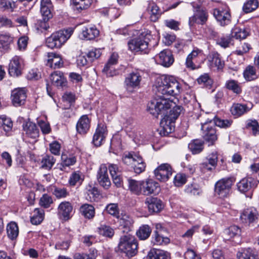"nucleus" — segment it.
Segmentation results:
<instances>
[{
  "label": "nucleus",
  "instance_id": "9",
  "mask_svg": "<svg viewBox=\"0 0 259 259\" xmlns=\"http://www.w3.org/2000/svg\"><path fill=\"white\" fill-rule=\"evenodd\" d=\"M128 50L134 53L141 52L146 54L148 52V42L146 38L136 37L131 39L127 43Z\"/></svg>",
  "mask_w": 259,
  "mask_h": 259
},
{
  "label": "nucleus",
  "instance_id": "58",
  "mask_svg": "<svg viewBox=\"0 0 259 259\" xmlns=\"http://www.w3.org/2000/svg\"><path fill=\"white\" fill-rule=\"evenodd\" d=\"M16 8V4L11 0H1L0 9L3 11L13 12Z\"/></svg>",
  "mask_w": 259,
  "mask_h": 259
},
{
  "label": "nucleus",
  "instance_id": "32",
  "mask_svg": "<svg viewBox=\"0 0 259 259\" xmlns=\"http://www.w3.org/2000/svg\"><path fill=\"white\" fill-rule=\"evenodd\" d=\"M93 3V0H70V3L74 9L81 12L89 9Z\"/></svg>",
  "mask_w": 259,
  "mask_h": 259
},
{
  "label": "nucleus",
  "instance_id": "23",
  "mask_svg": "<svg viewBox=\"0 0 259 259\" xmlns=\"http://www.w3.org/2000/svg\"><path fill=\"white\" fill-rule=\"evenodd\" d=\"M145 204L146 205L149 211L151 213L158 212L163 207L162 202L156 197H148L146 199Z\"/></svg>",
  "mask_w": 259,
  "mask_h": 259
},
{
  "label": "nucleus",
  "instance_id": "53",
  "mask_svg": "<svg viewBox=\"0 0 259 259\" xmlns=\"http://www.w3.org/2000/svg\"><path fill=\"white\" fill-rule=\"evenodd\" d=\"M146 168V163L144 162L142 157L139 155L134 163L132 168L134 169V171L137 174H140L143 172Z\"/></svg>",
  "mask_w": 259,
  "mask_h": 259
},
{
  "label": "nucleus",
  "instance_id": "18",
  "mask_svg": "<svg viewBox=\"0 0 259 259\" xmlns=\"http://www.w3.org/2000/svg\"><path fill=\"white\" fill-rule=\"evenodd\" d=\"M208 65L211 69L220 70L224 66V62L222 61L220 55L215 51H212L208 55Z\"/></svg>",
  "mask_w": 259,
  "mask_h": 259
},
{
  "label": "nucleus",
  "instance_id": "51",
  "mask_svg": "<svg viewBox=\"0 0 259 259\" xmlns=\"http://www.w3.org/2000/svg\"><path fill=\"white\" fill-rule=\"evenodd\" d=\"M55 162L56 159L54 156L50 155H46L41 159V167L46 169H50Z\"/></svg>",
  "mask_w": 259,
  "mask_h": 259
},
{
  "label": "nucleus",
  "instance_id": "17",
  "mask_svg": "<svg viewBox=\"0 0 259 259\" xmlns=\"http://www.w3.org/2000/svg\"><path fill=\"white\" fill-rule=\"evenodd\" d=\"M12 103L16 107L23 105L26 98L25 88H18L14 90L11 94Z\"/></svg>",
  "mask_w": 259,
  "mask_h": 259
},
{
  "label": "nucleus",
  "instance_id": "27",
  "mask_svg": "<svg viewBox=\"0 0 259 259\" xmlns=\"http://www.w3.org/2000/svg\"><path fill=\"white\" fill-rule=\"evenodd\" d=\"M47 65L54 69L59 68L63 65L60 55L56 53H48Z\"/></svg>",
  "mask_w": 259,
  "mask_h": 259
},
{
  "label": "nucleus",
  "instance_id": "44",
  "mask_svg": "<svg viewBox=\"0 0 259 259\" xmlns=\"http://www.w3.org/2000/svg\"><path fill=\"white\" fill-rule=\"evenodd\" d=\"M120 226L125 229L127 232H129L133 226V220L132 218L127 214H121L119 219Z\"/></svg>",
  "mask_w": 259,
  "mask_h": 259
},
{
  "label": "nucleus",
  "instance_id": "56",
  "mask_svg": "<svg viewBox=\"0 0 259 259\" xmlns=\"http://www.w3.org/2000/svg\"><path fill=\"white\" fill-rule=\"evenodd\" d=\"M248 35V32L245 28L236 27L233 29L232 36L236 39H244Z\"/></svg>",
  "mask_w": 259,
  "mask_h": 259
},
{
  "label": "nucleus",
  "instance_id": "55",
  "mask_svg": "<svg viewBox=\"0 0 259 259\" xmlns=\"http://www.w3.org/2000/svg\"><path fill=\"white\" fill-rule=\"evenodd\" d=\"M52 193L58 199L64 198L69 195V192L66 188L56 186L53 187Z\"/></svg>",
  "mask_w": 259,
  "mask_h": 259
},
{
  "label": "nucleus",
  "instance_id": "42",
  "mask_svg": "<svg viewBox=\"0 0 259 259\" xmlns=\"http://www.w3.org/2000/svg\"><path fill=\"white\" fill-rule=\"evenodd\" d=\"M7 233L8 237L10 239H15L19 234V229L17 224L14 222H11L8 224L7 227Z\"/></svg>",
  "mask_w": 259,
  "mask_h": 259
},
{
  "label": "nucleus",
  "instance_id": "33",
  "mask_svg": "<svg viewBox=\"0 0 259 259\" xmlns=\"http://www.w3.org/2000/svg\"><path fill=\"white\" fill-rule=\"evenodd\" d=\"M210 123L213 124L214 125L218 126L221 128H228L230 127L232 123V120L230 119H222L216 117L213 115H211V118H207Z\"/></svg>",
  "mask_w": 259,
  "mask_h": 259
},
{
  "label": "nucleus",
  "instance_id": "21",
  "mask_svg": "<svg viewBox=\"0 0 259 259\" xmlns=\"http://www.w3.org/2000/svg\"><path fill=\"white\" fill-rule=\"evenodd\" d=\"M240 218L243 223H254L258 218V212L254 207L248 208L241 212Z\"/></svg>",
  "mask_w": 259,
  "mask_h": 259
},
{
  "label": "nucleus",
  "instance_id": "47",
  "mask_svg": "<svg viewBox=\"0 0 259 259\" xmlns=\"http://www.w3.org/2000/svg\"><path fill=\"white\" fill-rule=\"evenodd\" d=\"M13 41V37L10 34L5 33L0 35V48L7 50Z\"/></svg>",
  "mask_w": 259,
  "mask_h": 259
},
{
  "label": "nucleus",
  "instance_id": "46",
  "mask_svg": "<svg viewBox=\"0 0 259 259\" xmlns=\"http://www.w3.org/2000/svg\"><path fill=\"white\" fill-rule=\"evenodd\" d=\"M97 230L100 235L109 238H112L114 234V229L108 225H101Z\"/></svg>",
  "mask_w": 259,
  "mask_h": 259
},
{
  "label": "nucleus",
  "instance_id": "22",
  "mask_svg": "<svg viewBox=\"0 0 259 259\" xmlns=\"http://www.w3.org/2000/svg\"><path fill=\"white\" fill-rule=\"evenodd\" d=\"M72 211L73 206L69 201H63L60 203L58 207V213L65 221L68 220L71 218Z\"/></svg>",
  "mask_w": 259,
  "mask_h": 259
},
{
  "label": "nucleus",
  "instance_id": "29",
  "mask_svg": "<svg viewBox=\"0 0 259 259\" xmlns=\"http://www.w3.org/2000/svg\"><path fill=\"white\" fill-rule=\"evenodd\" d=\"M147 10L150 15V18L151 21L153 22H156L161 14L159 7L153 2H148Z\"/></svg>",
  "mask_w": 259,
  "mask_h": 259
},
{
  "label": "nucleus",
  "instance_id": "62",
  "mask_svg": "<svg viewBox=\"0 0 259 259\" xmlns=\"http://www.w3.org/2000/svg\"><path fill=\"white\" fill-rule=\"evenodd\" d=\"M101 54V53L100 49H93L86 54V56L90 62L91 63L94 60L99 58Z\"/></svg>",
  "mask_w": 259,
  "mask_h": 259
},
{
  "label": "nucleus",
  "instance_id": "8",
  "mask_svg": "<svg viewBox=\"0 0 259 259\" xmlns=\"http://www.w3.org/2000/svg\"><path fill=\"white\" fill-rule=\"evenodd\" d=\"M212 14L217 22L222 26L228 25L231 22L230 9L227 6L213 9Z\"/></svg>",
  "mask_w": 259,
  "mask_h": 259
},
{
  "label": "nucleus",
  "instance_id": "34",
  "mask_svg": "<svg viewBox=\"0 0 259 259\" xmlns=\"http://www.w3.org/2000/svg\"><path fill=\"white\" fill-rule=\"evenodd\" d=\"M237 256L238 259H257V255L253 249L250 248H244L239 251Z\"/></svg>",
  "mask_w": 259,
  "mask_h": 259
},
{
  "label": "nucleus",
  "instance_id": "39",
  "mask_svg": "<svg viewBox=\"0 0 259 259\" xmlns=\"http://www.w3.org/2000/svg\"><path fill=\"white\" fill-rule=\"evenodd\" d=\"M79 211L81 214L87 219H91L95 216V208L94 206L91 204H83L80 207Z\"/></svg>",
  "mask_w": 259,
  "mask_h": 259
},
{
  "label": "nucleus",
  "instance_id": "64",
  "mask_svg": "<svg viewBox=\"0 0 259 259\" xmlns=\"http://www.w3.org/2000/svg\"><path fill=\"white\" fill-rule=\"evenodd\" d=\"M79 171H75L71 174L69 179V183L71 186H75L77 183H81L82 179Z\"/></svg>",
  "mask_w": 259,
  "mask_h": 259
},
{
  "label": "nucleus",
  "instance_id": "12",
  "mask_svg": "<svg viewBox=\"0 0 259 259\" xmlns=\"http://www.w3.org/2000/svg\"><path fill=\"white\" fill-rule=\"evenodd\" d=\"M141 188V194L146 196L158 193L160 190L159 184L150 179L142 181Z\"/></svg>",
  "mask_w": 259,
  "mask_h": 259
},
{
  "label": "nucleus",
  "instance_id": "1",
  "mask_svg": "<svg viewBox=\"0 0 259 259\" xmlns=\"http://www.w3.org/2000/svg\"><path fill=\"white\" fill-rule=\"evenodd\" d=\"M157 92L163 96H176L184 94V100L186 103L194 104L196 98L194 93L187 84L181 85L172 76L163 75L157 78L155 83Z\"/></svg>",
  "mask_w": 259,
  "mask_h": 259
},
{
  "label": "nucleus",
  "instance_id": "14",
  "mask_svg": "<svg viewBox=\"0 0 259 259\" xmlns=\"http://www.w3.org/2000/svg\"><path fill=\"white\" fill-rule=\"evenodd\" d=\"M107 135V127L104 123H99L93 135L92 142L96 147H99L104 142Z\"/></svg>",
  "mask_w": 259,
  "mask_h": 259
},
{
  "label": "nucleus",
  "instance_id": "4",
  "mask_svg": "<svg viewBox=\"0 0 259 259\" xmlns=\"http://www.w3.org/2000/svg\"><path fill=\"white\" fill-rule=\"evenodd\" d=\"M72 31L69 30H61L53 33L46 40V46L52 49L60 48L70 38Z\"/></svg>",
  "mask_w": 259,
  "mask_h": 259
},
{
  "label": "nucleus",
  "instance_id": "3",
  "mask_svg": "<svg viewBox=\"0 0 259 259\" xmlns=\"http://www.w3.org/2000/svg\"><path fill=\"white\" fill-rule=\"evenodd\" d=\"M118 248L126 256L131 257L135 256L138 252V243L134 236L126 232L120 237Z\"/></svg>",
  "mask_w": 259,
  "mask_h": 259
},
{
  "label": "nucleus",
  "instance_id": "36",
  "mask_svg": "<svg viewBox=\"0 0 259 259\" xmlns=\"http://www.w3.org/2000/svg\"><path fill=\"white\" fill-rule=\"evenodd\" d=\"M151 232L152 229L149 225H143L137 231L136 235L140 240H145L149 237Z\"/></svg>",
  "mask_w": 259,
  "mask_h": 259
},
{
  "label": "nucleus",
  "instance_id": "31",
  "mask_svg": "<svg viewBox=\"0 0 259 259\" xmlns=\"http://www.w3.org/2000/svg\"><path fill=\"white\" fill-rule=\"evenodd\" d=\"M99 34V31L94 26L88 25L83 27L82 29L83 37L88 40L95 38Z\"/></svg>",
  "mask_w": 259,
  "mask_h": 259
},
{
  "label": "nucleus",
  "instance_id": "19",
  "mask_svg": "<svg viewBox=\"0 0 259 259\" xmlns=\"http://www.w3.org/2000/svg\"><path fill=\"white\" fill-rule=\"evenodd\" d=\"M97 179L100 185L104 189H108L110 187L111 182L108 175L107 167L105 164H102L100 166Z\"/></svg>",
  "mask_w": 259,
  "mask_h": 259
},
{
  "label": "nucleus",
  "instance_id": "60",
  "mask_svg": "<svg viewBox=\"0 0 259 259\" xmlns=\"http://www.w3.org/2000/svg\"><path fill=\"white\" fill-rule=\"evenodd\" d=\"M53 200L52 197L47 194L42 195L40 198L39 204V205L45 208H47L50 207L51 205L53 204Z\"/></svg>",
  "mask_w": 259,
  "mask_h": 259
},
{
  "label": "nucleus",
  "instance_id": "38",
  "mask_svg": "<svg viewBox=\"0 0 259 259\" xmlns=\"http://www.w3.org/2000/svg\"><path fill=\"white\" fill-rule=\"evenodd\" d=\"M45 211L41 208H35L32 213L31 223L35 225L40 224L44 219Z\"/></svg>",
  "mask_w": 259,
  "mask_h": 259
},
{
  "label": "nucleus",
  "instance_id": "20",
  "mask_svg": "<svg viewBox=\"0 0 259 259\" xmlns=\"http://www.w3.org/2000/svg\"><path fill=\"white\" fill-rule=\"evenodd\" d=\"M156 61L161 65L168 67L173 64L174 59L169 50H164L156 56Z\"/></svg>",
  "mask_w": 259,
  "mask_h": 259
},
{
  "label": "nucleus",
  "instance_id": "10",
  "mask_svg": "<svg viewBox=\"0 0 259 259\" xmlns=\"http://www.w3.org/2000/svg\"><path fill=\"white\" fill-rule=\"evenodd\" d=\"M259 181L252 177H247L242 179L237 184L238 190L245 193L247 192H252L257 187Z\"/></svg>",
  "mask_w": 259,
  "mask_h": 259
},
{
  "label": "nucleus",
  "instance_id": "59",
  "mask_svg": "<svg viewBox=\"0 0 259 259\" xmlns=\"http://www.w3.org/2000/svg\"><path fill=\"white\" fill-rule=\"evenodd\" d=\"M53 10V6H40V13L42 16V19L49 21V19L52 18V11Z\"/></svg>",
  "mask_w": 259,
  "mask_h": 259
},
{
  "label": "nucleus",
  "instance_id": "30",
  "mask_svg": "<svg viewBox=\"0 0 259 259\" xmlns=\"http://www.w3.org/2000/svg\"><path fill=\"white\" fill-rule=\"evenodd\" d=\"M50 79L52 83L58 88H63L67 84L66 79L60 71H55L52 73Z\"/></svg>",
  "mask_w": 259,
  "mask_h": 259
},
{
  "label": "nucleus",
  "instance_id": "28",
  "mask_svg": "<svg viewBox=\"0 0 259 259\" xmlns=\"http://www.w3.org/2000/svg\"><path fill=\"white\" fill-rule=\"evenodd\" d=\"M23 131L29 137L35 139L39 136V130L36 125L30 121L23 124Z\"/></svg>",
  "mask_w": 259,
  "mask_h": 259
},
{
  "label": "nucleus",
  "instance_id": "52",
  "mask_svg": "<svg viewBox=\"0 0 259 259\" xmlns=\"http://www.w3.org/2000/svg\"><path fill=\"white\" fill-rule=\"evenodd\" d=\"M245 79L248 81L254 80L257 78L256 70L253 66L249 65L246 67L243 72Z\"/></svg>",
  "mask_w": 259,
  "mask_h": 259
},
{
  "label": "nucleus",
  "instance_id": "35",
  "mask_svg": "<svg viewBox=\"0 0 259 259\" xmlns=\"http://www.w3.org/2000/svg\"><path fill=\"white\" fill-rule=\"evenodd\" d=\"M168 253L163 250L151 249L148 254V259H168Z\"/></svg>",
  "mask_w": 259,
  "mask_h": 259
},
{
  "label": "nucleus",
  "instance_id": "54",
  "mask_svg": "<svg viewBox=\"0 0 259 259\" xmlns=\"http://www.w3.org/2000/svg\"><path fill=\"white\" fill-rule=\"evenodd\" d=\"M216 44L223 48H227L230 47L232 44V38L229 35L219 36L215 39Z\"/></svg>",
  "mask_w": 259,
  "mask_h": 259
},
{
  "label": "nucleus",
  "instance_id": "49",
  "mask_svg": "<svg viewBox=\"0 0 259 259\" xmlns=\"http://www.w3.org/2000/svg\"><path fill=\"white\" fill-rule=\"evenodd\" d=\"M258 7L257 0H247L244 4L242 10L245 13L252 12L255 10Z\"/></svg>",
  "mask_w": 259,
  "mask_h": 259
},
{
  "label": "nucleus",
  "instance_id": "40",
  "mask_svg": "<svg viewBox=\"0 0 259 259\" xmlns=\"http://www.w3.org/2000/svg\"><path fill=\"white\" fill-rule=\"evenodd\" d=\"M139 154L135 152H125L122 157L123 163L132 168Z\"/></svg>",
  "mask_w": 259,
  "mask_h": 259
},
{
  "label": "nucleus",
  "instance_id": "24",
  "mask_svg": "<svg viewBox=\"0 0 259 259\" xmlns=\"http://www.w3.org/2000/svg\"><path fill=\"white\" fill-rule=\"evenodd\" d=\"M252 107L253 105L251 103L245 104H234L230 109V111L233 116L238 117L249 111Z\"/></svg>",
  "mask_w": 259,
  "mask_h": 259
},
{
  "label": "nucleus",
  "instance_id": "61",
  "mask_svg": "<svg viewBox=\"0 0 259 259\" xmlns=\"http://www.w3.org/2000/svg\"><path fill=\"white\" fill-rule=\"evenodd\" d=\"M106 209L110 214L119 218V209L118 205L116 203H111L107 205Z\"/></svg>",
  "mask_w": 259,
  "mask_h": 259
},
{
  "label": "nucleus",
  "instance_id": "45",
  "mask_svg": "<svg viewBox=\"0 0 259 259\" xmlns=\"http://www.w3.org/2000/svg\"><path fill=\"white\" fill-rule=\"evenodd\" d=\"M188 148L193 154L200 153L203 149V143L200 140H194L188 145Z\"/></svg>",
  "mask_w": 259,
  "mask_h": 259
},
{
  "label": "nucleus",
  "instance_id": "13",
  "mask_svg": "<svg viewBox=\"0 0 259 259\" xmlns=\"http://www.w3.org/2000/svg\"><path fill=\"white\" fill-rule=\"evenodd\" d=\"M142 77L137 72H133L130 73L125 78L124 85L127 92L132 93L134 89L140 85Z\"/></svg>",
  "mask_w": 259,
  "mask_h": 259
},
{
  "label": "nucleus",
  "instance_id": "11",
  "mask_svg": "<svg viewBox=\"0 0 259 259\" xmlns=\"http://www.w3.org/2000/svg\"><path fill=\"white\" fill-rule=\"evenodd\" d=\"M172 173V168L168 163L161 164L154 171L156 179L161 182L167 181L171 176Z\"/></svg>",
  "mask_w": 259,
  "mask_h": 259
},
{
  "label": "nucleus",
  "instance_id": "6",
  "mask_svg": "<svg viewBox=\"0 0 259 259\" xmlns=\"http://www.w3.org/2000/svg\"><path fill=\"white\" fill-rule=\"evenodd\" d=\"M201 130L204 140L209 146L213 145L218 140L219 135L215 125L210 123L209 120L207 119L203 123H201Z\"/></svg>",
  "mask_w": 259,
  "mask_h": 259
},
{
  "label": "nucleus",
  "instance_id": "48",
  "mask_svg": "<svg viewBox=\"0 0 259 259\" xmlns=\"http://www.w3.org/2000/svg\"><path fill=\"white\" fill-rule=\"evenodd\" d=\"M0 126L2 127L5 132L7 134L11 131L13 127V122L11 118L5 115L0 116Z\"/></svg>",
  "mask_w": 259,
  "mask_h": 259
},
{
  "label": "nucleus",
  "instance_id": "63",
  "mask_svg": "<svg viewBox=\"0 0 259 259\" xmlns=\"http://www.w3.org/2000/svg\"><path fill=\"white\" fill-rule=\"evenodd\" d=\"M76 99V97L75 95L71 92H67L65 93L62 96L63 101L68 103L70 107L73 105Z\"/></svg>",
  "mask_w": 259,
  "mask_h": 259
},
{
  "label": "nucleus",
  "instance_id": "43",
  "mask_svg": "<svg viewBox=\"0 0 259 259\" xmlns=\"http://www.w3.org/2000/svg\"><path fill=\"white\" fill-rule=\"evenodd\" d=\"M128 188L135 194L139 195L141 194L142 181H137L135 180L128 179L127 180Z\"/></svg>",
  "mask_w": 259,
  "mask_h": 259
},
{
  "label": "nucleus",
  "instance_id": "15",
  "mask_svg": "<svg viewBox=\"0 0 259 259\" xmlns=\"http://www.w3.org/2000/svg\"><path fill=\"white\" fill-rule=\"evenodd\" d=\"M208 17V13L199 8L194 12V15L189 18V25L193 26L195 23L203 25L207 21Z\"/></svg>",
  "mask_w": 259,
  "mask_h": 259
},
{
  "label": "nucleus",
  "instance_id": "26",
  "mask_svg": "<svg viewBox=\"0 0 259 259\" xmlns=\"http://www.w3.org/2000/svg\"><path fill=\"white\" fill-rule=\"evenodd\" d=\"M90 120L87 115H82L76 125L77 132L80 135H85L89 131Z\"/></svg>",
  "mask_w": 259,
  "mask_h": 259
},
{
  "label": "nucleus",
  "instance_id": "5",
  "mask_svg": "<svg viewBox=\"0 0 259 259\" xmlns=\"http://www.w3.org/2000/svg\"><path fill=\"white\" fill-rule=\"evenodd\" d=\"M235 182L233 177H226L218 181L214 185V192L220 198L227 197Z\"/></svg>",
  "mask_w": 259,
  "mask_h": 259
},
{
  "label": "nucleus",
  "instance_id": "37",
  "mask_svg": "<svg viewBox=\"0 0 259 259\" xmlns=\"http://www.w3.org/2000/svg\"><path fill=\"white\" fill-rule=\"evenodd\" d=\"M151 242L154 245H162L169 243L170 240L168 237L160 235L156 230L152 236Z\"/></svg>",
  "mask_w": 259,
  "mask_h": 259
},
{
  "label": "nucleus",
  "instance_id": "7",
  "mask_svg": "<svg viewBox=\"0 0 259 259\" xmlns=\"http://www.w3.org/2000/svg\"><path fill=\"white\" fill-rule=\"evenodd\" d=\"M24 59L19 56H15L11 60L9 64L8 72L11 76L18 77L22 74L24 68Z\"/></svg>",
  "mask_w": 259,
  "mask_h": 259
},
{
  "label": "nucleus",
  "instance_id": "2",
  "mask_svg": "<svg viewBox=\"0 0 259 259\" xmlns=\"http://www.w3.org/2000/svg\"><path fill=\"white\" fill-rule=\"evenodd\" d=\"M173 104L171 101L165 98L164 96H159V98L154 99L148 104V110L155 117L161 114L175 122L182 111L183 108L182 106L176 105L170 110L169 114L166 115L167 110L172 107Z\"/></svg>",
  "mask_w": 259,
  "mask_h": 259
},
{
  "label": "nucleus",
  "instance_id": "41",
  "mask_svg": "<svg viewBox=\"0 0 259 259\" xmlns=\"http://www.w3.org/2000/svg\"><path fill=\"white\" fill-rule=\"evenodd\" d=\"M118 58V56L116 53H114L111 55L108 62L103 69V71L106 73L107 76H112L113 75V74L111 73V66L117 63Z\"/></svg>",
  "mask_w": 259,
  "mask_h": 259
},
{
  "label": "nucleus",
  "instance_id": "57",
  "mask_svg": "<svg viewBox=\"0 0 259 259\" xmlns=\"http://www.w3.org/2000/svg\"><path fill=\"white\" fill-rule=\"evenodd\" d=\"M241 233L240 229L237 226H230L226 229L224 233L227 236L228 239H231L236 236H239Z\"/></svg>",
  "mask_w": 259,
  "mask_h": 259
},
{
  "label": "nucleus",
  "instance_id": "50",
  "mask_svg": "<svg viewBox=\"0 0 259 259\" xmlns=\"http://www.w3.org/2000/svg\"><path fill=\"white\" fill-rule=\"evenodd\" d=\"M226 88L232 91L234 93L239 94L242 92L241 88L239 83L235 80H229L226 81L225 84Z\"/></svg>",
  "mask_w": 259,
  "mask_h": 259
},
{
  "label": "nucleus",
  "instance_id": "16",
  "mask_svg": "<svg viewBox=\"0 0 259 259\" xmlns=\"http://www.w3.org/2000/svg\"><path fill=\"white\" fill-rule=\"evenodd\" d=\"M201 53V50L196 48L188 55L185 62L187 68L192 70L199 68L200 66L196 64V62Z\"/></svg>",
  "mask_w": 259,
  "mask_h": 259
},
{
  "label": "nucleus",
  "instance_id": "25",
  "mask_svg": "<svg viewBox=\"0 0 259 259\" xmlns=\"http://www.w3.org/2000/svg\"><path fill=\"white\" fill-rule=\"evenodd\" d=\"M160 130L159 134L163 136H167L169 134L172 133L175 129V122L171 119L164 117L160 121Z\"/></svg>",
  "mask_w": 259,
  "mask_h": 259
}]
</instances>
